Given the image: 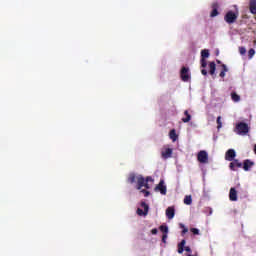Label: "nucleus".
<instances>
[{
  "label": "nucleus",
  "instance_id": "f8f14e48",
  "mask_svg": "<svg viewBox=\"0 0 256 256\" xmlns=\"http://www.w3.org/2000/svg\"><path fill=\"white\" fill-rule=\"evenodd\" d=\"M254 165H255V162H253L249 159H246L243 162V169H244V171H250L251 167H253Z\"/></svg>",
  "mask_w": 256,
  "mask_h": 256
},
{
  "label": "nucleus",
  "instance_id": "7c9ffc66",
  "mask_svg": "<svg viewBox=\"0 0 256 256\" xmlns=\"http://www.w3.org/2000/svg\"><path fill=\"white\" fill-rule=\"evenodd\" d=\"M141 193L144 194V197H149L151 195V192H149L148 190H145V189L141 190Z\"/></svg>",
  "mask_w": 256,
  "mask_h": 256
},
{
  "label": "nucleus",
  "instance_id": "393cba45",
  "mask_svg": "<svg viewBox=\"0 0 256 256\" xmlns=\"http://www.w3.org/2000/svg\"><path fill=\"white\" fill-rule=\"evenodd\" d=\"M160 231L163 233V235H167V233H169V227L165 226V225H161L159 227Z\"/></svg>",
  "mask_w": 256,
  "mask_h": 256
},
{
  "label": "nucleus",
  "instance_id": "20e7f679",
  "mask_svg": "<svg viewBox=\"0 0 256 256\" xmlns=\"http://www.w3.org/2000/svg\"><path fill=\"white\" fill-rule=\"evenodd\" d=\"M141 207L144 209H141V208H138L136 213L137 215H139V217H147V215L149 214V205L145 202H141Z\"/></svg>",
  "mask_w": 256,
  "mask_h": 256
},
{
  "label": "nucleus",
  "instance_id": "a211bd4d",
  "mask_svg": "<svg viewBox=\"0 0 256 256\" xmlns=\"http://www.w3.org/2000/svg\"><path fill=\"white\" fill-rule=\"evenodd\" d=\"M169 137L170 139H172V141H177V139L179 138L175 129L170 130Z\"/></svg>",
  "mask_w": 256,
  "mask_h": 256
},
{
  "label": "nucleus",
  "instance_id": "1a4fd4ad",
  "mask_svg": "<svg viewBox=\"0 0 256 256\" xmlns=\"http://www.w3.org/2000/svg\"><path fill=\"white\" fill-rule=\"evenodd\" d=\"M155 191H159L161 195H167V186H165V181L160 180L159 184L155 187Z\"/></svg>",
  "mask_w": 256,
  "mask_h": 256
},
{
  "label": "nucleus",
  "instance_id": "ddd939ff",
  "mask_svg": "<svg viewBox=\"0 0 256 256\" xmlns=\"http://www.w3.org/2000/svg\"><path fill=\"white\" fill-rule=\"evenodd\" d=\"M166 217L167 219H173L175 217V207L170 206L166 209Z\"/></svg>",
  "mask_w": 256,
  "mask_h": 256
},
{
  "label": "nucleus",
  "instance_id": "f03ea898",
  "mask_svg": "<svg viewBox=\"0 0 256 256\" xmlns=\"http://www.w3.org/2000/svg\"><path fill=\"white\" fill-rule=\"evenodd\" d=\"M234 131L237 135H247L249 133V125L245 122H239Z\"/></svg>",
  "mask_w": 256,
  "mask_h": 256
},
{
  "label": "nucleus",
  "instance_id": "2eb2a0df",
  "mask_svg": "<svg viewBox=\"0 0 256 256\" xmlns=\"http://www.w3.org/2000/svg\"><path fill=\"white\" fill-rule=\"evenodd\" d=\"M249 9H250V13H252V15H256V0H250Z\"/></svg>",
  "mask_w": 256,
  "mask_h": 256
},
{
  "label": "nucleus",
  "instance_id": "b1692460",
  "mask_svg": "<svg viewBox=\"0 0 256 256\" xmlns=\"http://www.w3.org/2000/svg\"><path fill=\"white\" fill-rule=\"evenodd\" d=\"M209 58V50L204 49L201 51V59H207Z\"/></svg>",
  "mask_w": 256,
  "mask_h": 256
},
{
  "label": "nucleus",
  "instance_id": "0eeeda50",
  "mask_svg": "<svg viewBox=\"0 0 256 256\" xmlns=\"http://www.w3.org/2000/svg\"><path fill=\"white\" fill-rule=\"evenodd\" d=\"M197 159L199 163H209V155L207 154V151L201 150L197 155Z\"/></svg>",
  "mask_w": 256,
  "mask_h": 256
},
{
  "label": "nucleus",
  "instance_id": "cd10ccee",
  "mask_svg": "<svg viewBox=\"0 0 256 256\" xmlns=\"http://www.w3.org/2000/svg\"><path fill=\"white\" fill-rule=\"evenodd\" d=\"M255 55V49L251 48L249 51H248V57L249 59H253Z\"/></svg>",
  "mask_w": 256,
  "mask_h": 256
},
{
  "label": "nucleus",
  "instance_id": "f257e3e1",
  "mask_svg": "<svg viewBox=\"0 0 256 256\" xmlns=\"http://www.w3.org/2000/svg\"><path fill=\"white\" fill-rule=\"evenodd\" d=\"M153 177L151 176H147L146 178H144L142 175H139L137 177V189L138 191H141L142 187H145V189H151V187L149 186V183H153Z\"/></svg>",
  "mask_w": 256,
  "mask_h": 256
},
{
  "label": "nucleus",
  "instance_id": "6ab92c4d",
  "mask_svg": "<svg viewBox=\"0 0 256 256\" xmlns=\"http://www.w3.org/2000/svg\"><path fill=\"white\" fill-rule=\"evenodd\" d=\"M184 115L186 116L185 118H182L183 123H189L191 121V114H189L188 110L184 111Z\"/></svg>",
  "mask_w": 256,
  "mask_h": 256
},
{
  "label": "nucleus",
  "instance_id": "423d86ee",
  "mask_svg": "<svg viewBox=\"0 0 256 256\" xmlns=\"http://www.w3.org/2000/svg\"><path fill=\"white\" fill-rule=\"evenodd\" d=\"M180 77H181L182 81H184L185 83L190 81L191 80V75L189 74V68L182 67V69L180 71Z\"/></svg>",
  "mask_w": 256,
  "mask_h": 256
},
{
  "label": "nucleus",
  "instance_id": "72a5a7b5",
  "mask_svg": "<svg viewBox=\"0 0 256 256\" xmlns=\"http://www.w3.org/2000/svg\"><path fill=\"white\" fill-rule=\"evenodd\" d=\"M152 235H157V233H159V230H157V228H154L151 230Z\"/></svg>",
  "mask_w": 256,
  "mask_h": 256
},
{
  "label": "nucleus",
  "instance_id": "4be33fe9",
  "mask_svg": "<svg viewBox=\"0 0 256 256\" xmlns=\"http://www.w3.org/2000/svg\"><path fill=\"white\" fill-rule=\"evenodd\" d=\"M179 227H180V229H182V232H181L182 237H183V235H185L186 233L189 232V229L187 227H185V224L180 223Z\"/></svg>",
  "mask_w": 256,
  "mask_h": 256
},
{
  "label": "nucleus",
  "instance_id": "f3484780",
  "mask_svg": "<svg viewBox=\"0 0 256 256\" xmlns=\"http://www.w3.org/2000/svg\"><path fill=\"white\" fill-rule=\"evenodd\" d=\"M139 176L135 175V173H130L129 176H128V183H130L131 185H133V183H135V181H137V178Z\"/></svg>",
  "mask_w": 256,
  "mask_h": 256
},
{
  "label": "nucleus",
  "instance_id": "473e14b6",
  "mask_svg": "<svg viewBox=\"0 0 256 256\" xmlns=\"http://www.w3.org/2000/svg\"><path fill=\"white\" fill-rule=\"evenodd\" d=\"M162 242L167 243V234L162 235Z\"/></svg>",
  "mask_w": 256,
  "mask_h": 256
},
{
  "label": "nucleus",
  "instance_id": "c9c22d12",
  "mask_svg": "<svg viewBox=\"0 0 256 256\" xmlns=\"http://www.w3.org/2000/svg\"><path fill=\"white\" fill-rule=\"evenodd\" d=\"M187 256H198L197 254H188Z\"/></svg>",
  "mask_w": 256,
  "mask_h": 256
},
{
  "label": "nucleus",
  "instance_id": "c756f323",
  "mask_svg": "<svg viewBox=\"0 0 256 256\" xmlns=\"http://www.w3.org/2000/svg\"><path fill=\"white\" fill-rule=\"evenodd\" d=\"M239 53L240 55H245V53H247V49H245V47H239Z\"/></svg>",
  "mask_w": 256,
  "mask_h": 256
},
{
  "label": "nucleus",
  "instance_id": "412c9836",
  "mask_svg": "<svg viewBox=\"0 0 256 256\" xmlns=\"http://www.w3.org/2000/svg\"><path fill=\"white\" fill-rule=\"evenodd\" d=\"M209 67H210V71H209L210 75H215V71L217 69L215 62H210Z\"/></svg>",
  "mask_w": 256,
  "mask_h": 256
},
{
  "label": "nucleus",
  "instance_id": "f704fd0d",
  "mask_svg": "<svg viewBox=\"0 0 256 256\" xmlns=\"http://www.w3.org/2000/svg\"><path fill=\"white\" fill-rule=\"evenodd\" d=\"M201 73H202V75H207V70L206 69H202Z\"/></svg>",
  "mask_w": 256,
  "mask_h": 256
},
{
  "label": "nucleus",
  "instance_id": "a878e982",
  "mask_svg": "<svg viewBox=\"0 0 256 256\" xmlns=\"http://www.w3.org/2000/svg\"><path fill=\"white\" fill-rule=\"evenodd\" d=\"M192 203H193V199L191 198V196H185L184 204L185 205H191Z\"/></svg>",
  "mask_w": 256,
  "mask_h": 256
},
{
  "label": "nucleus",
  "instance_id": "c85d7f7f",
  "mask_svg": "<svg viewBox=\"0 0 256 256\" xmlns=\"http://www.w3.org/2000/svg\"><path fill=\"white\" fill-rule=\"evenodd\" d=\"M200 63H201V67H203L204 69L205 67H207V60H205V58H201Z\"/></svg>",
  "mask_w": 256,
  "mask_h": 256
},
{
  "label": "nucleus",
  "instance_id": "aec40b11",
  "mask_svg": "<svg viewBox=\"0 0 256 256\" xmlns=\"http://www.w3.org/2000/svg\"><path fill=\"white\" fill-rule=\"evenodd\" d=\"M231 99H232V101H234V103H239V101H241V96H239L235 92H232Z\"/></svg>",
  "mask_w": 256,
  "mask_h": 256
},
{
  "label": "nucleus",
  "instance_id": "39448f33",
  "mask_svg": "<svg viewBox=\"0 0 256 256\" xmlns=\"http://www.w3.org/2000/svg\"><path fill=\"white\" fill-rule=\"evenodd\" d=\"M187 244V241L185 239L181 240L180 243H178V253L182 255L183 251H186V253H192L191 247L185 246Z\"/></svg>",
  "mask_w": 256,
  "mask_h": 256
},
{
  "label": "nucleus",
  "instance_id": "5701e85b",
  "mask_svg": "<svg viewBox=\"0 0 256 256\" xmlns=\"http://www.w3.org/2000/svg\"><path fill=\"white\" fill-rule=\"evenodd\" d=\"M227 71H229V69L227 68V65L222 64V71L220 72V77H225V74L227 73Z\"/></svg>",
  "mask_w": 256,
  "mask_h": 256
},
{
  "label": "nucleus",
  "instance_id": "4c0bfd02",
  "mask_svg": "<svg viewBox=\"0 0 256 256\" xmlns=\"http://www.w3.org/2000/svg\"><path fill=\"white\" fill-rule=\"evenodd\" d=\"M217 63H221V61L217 60Z\"/></svg>",
  "mask_w": 256,
  "mask_h": 256
},
{
  "label": "nucleus",
  "instance_id": "9d476101",
  "mask_svg": "<svg viewBox=\"0 0 256 256\" xmlns=\"http://www.w3.org/2000/svg\"><path fill=\"white\" fill-rule=\"evenodd\" d=\"M241 167H243V164L237 159L232 160V162L229 164L231 171H237V169H241Z\"/></svg>",
  "mask_w": 256,
  "mask_h": 256
},
{
  "label": "nucleus",
  "instance_id": "2f4dec72",
  "mask_svg": "<svg viewBox=\"0 0 256 256\" xmlns=\"http://www.w3.org/2000/svg\"><path fill=\"white\" fill-rule=\"evenodd\" d=\"M190 231L193 233V235H199V229L197 228H191Z\"/></svg>",
  "mask_w": 256,
  "mask_h": 256
},
{
  "label": "nucleus",
  "instance_id": "bb28decb",
  "mask_svg": "<svg viewBox=\"0 0 256 256\" xmlns=\"http://www.w3.org/2000/svg\"><path fill=\"white\" fill-rule=\"evenodd\" d=\"M216 123H217V129H221V127H223V123L221 122V116L217 117Z\"/></svg>",
  "mask_w": 256,
  "mask_h": 256
},
{
  "label": "nucleus",
  "instance_id": "6e6552de",
  "mask_svg": "<svg viewBox=\"0 0 256 256\" xmlns=\"http://www.w3.org/2000/svg\"><path fill=\"white\" fill-rule=\"evenodd\" d=\"M172 155H173V148L164 146L163 150L161 151L162 159H169L172 157Z\"/></svg>",
  "mask_w": 256,
  "mask_h": 256
},
{
  "label": "nucleus",
  "instance_id": "dca6fc26",
  "mask_svg": "<svg viewBox=\"0 0 256 256\" xmlns=\"http://www.w3.org/2000/svg\"><path fill=\"white\" fill-rule=\"evenodd\" d=\"M229 199L230 201H237V190L235 188L230 189Z\"/></svg>",
  "mask_w": 256,
  "mask_h": 256
},
{
  "label": "nucleus",
  "instance_id": "7ed1b4c3",
  "mask_svg": "<svg viewBox=\"0 0 256 256\" xmlns=\"http://www.w3.org/2000/svg\"><path fill=\"white\" fill-rule=\"evenodd\" d=\"M239 17V12H233V11H228L226 15L224 16V21L228 23V25H233L235 21H237V18Z\"/></svg>",
  "mask_w": 256,
  "mask_h": 256
},
{
  "label": "nucleus",
  "instance_id": "9b49d317",
  "mask_svg": "<svg viewBox=\"0 0 256 256\" xmlns=\"http://www.w3.org/2000/svg\"><path fill=\"white\" fill-rule=\"evenodd\" d=\"M235 157H237V154L233 149H229L225 154L226 161H233Z\"/></svg>",
  "mask_w": 256,
  "mask_h": 256
},
{
  "label": "nucleus",
  "instance_id": "e433bc0d",
  "mask_svg": "<svg viewBox=\"0 0 256 256\" xmlns=\"http://www.w3.org/2000/svg\"><path fill=\"white\" fill-rule=\"evenodd\" d=\"M254 153H255V155H256V144H255V146H254Z\"/></svg>",
  "mask_w": 256,
  "mask_h": 256
},
{
  "label": "nucleus",
  "instance_id": "4468645a",
  "mask_svg": "<svg viewBox=\"0 0 256 256\" xmlns=\"http://www.w3.org/2000/svg\"><path fill=\"white\" fill-rule=\"evenodd\" d=\"M217 9H219V4L213 3L212 4V12L210 14L211 17H217L219 15V11Z\"/></svg>",
  "mask_w": 256,
  "mask_h": 256
}]
</instances>
